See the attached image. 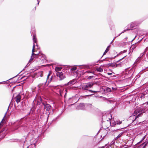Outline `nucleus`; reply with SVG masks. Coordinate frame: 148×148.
<instances>
[{"label": "nucleus", "instance_id": "412c9836", "mask_svg": "<svg viewBox=\"0 0 148 148\" xmlns=\"http://www.w3.org/2000/svg\"><path fill=\"white\" fill-rule=\"evenodd\" d=\"M92 77H93V76H90V77H90V78H91Z\"/></svg>", "mask_w": 148, "mask_h": 148}, {"label": "nucleus", "instance_id": "1a4fd4ad", "mask_svg": "<svg viewBox=\"0 0 148 148\" xmlns=\"http://www.w3.org/2000/svg\"><path fill=\"white\" fill-rule=\"evenodd\" d=\"M97 71L99 72H102L103 71L102 69L100 67L97 68Z\"/></svg>", "mask_w": 148, "mask_h": 148}, {"label": "nucleus", "instance_id": "a211bd4d", "mask_svg": "<svg viewBox=\"0 0 148 148\" xmlns=\"http://www.w3.org/2000/svg\"><path fill=\"white\" fill-rule=\"evenodd\" d=\"M141 114H140V113L137 116V117H138L139 116H140V115H141Z\"/></svg>", "mask_w": 148, "mask_h": 148}, {"label": "nucleus", "instance_id": "2eb2a0df", "mask_svg": "<svg viewBox=\"0 0 148 148\" xmlns=\"http://www.w3.org/2000/svg\"><path fill=\"white\" fill-rule=\"evenodd\" d=\"M76 69H77L75 67H73V68H72V69H71V70L75 71V70H76Z\"/></svg>", "mask_w": 148, "mask_h": 148}, {"label": "nucleus", "instance_id": "7ed1b4c3", "mask_svg": "<svg viewBox=\"0 0 148 148\" xmlns=\"http://www.w3.org/2000/svg\"><path fill=\"white\" fill-rule=\"evenodd\" d=\"M45 108L47 111H49L51 109V106L49 104H46L45 105Z\"/></svg>", "mask_w": 148, "mask_h": 148}, {"label": "nucleus", "instance_id": "f3484780", "mask_svg": "<svg viewBox=\"0 0 148 148\" xmlns=\"http://www.w3.org/2000/svg\"><path fill=\"white\" fill-rule=\"evenodd\" d=\"M121 135H122V134H119L118 136H117V138H119V137H120L121 136Z\"/></svg>", "mask_w": 148, "mask_h": 148}, {"label": "nucleus", "instance_id": "b1692460", "mask_svg": "<svg viewBox=\"0 0 148 148\" xmlns=\"http://www.w3.org/2000/svg\"><path fill=\"white\" fill-rule=\"evenodd\" d=\"M91 96V95H88V96Z\"/></svg>", "mask_w": 148, "mask_h": 148}, {"label": "nucleus", "instance_id": "6ab92c4d", "mask_svg": "<svg viewBox=\"0 0 148 148\" xmlns=\"http://www.w3.org/2000/svg\"><path fill=\"white\" fill-rule=\"evenodd\" d=\"M108 75H111L112 74V73H108Z\"/></svg>", "mask_w": 148, "mask_h": 148}, {"label": "nucleus", "instance_id": "ddd939ff", "mask_svg": "<svg viewBox=\"0 0 148 148\" xmlns=\"http://www.w3.org/2000/svg\"><path fill=\"white\" fill-rule=\"evenodd\" d=\"M109 46H108L107 48V49H106V51H106V52H108V51H109Z\"/></svg>", "mask_w": 148, "mask_h": 148}, {"label": "nucleus", "instance_id": "dca6fc26", "mask_svg": "<svg viewBox=\"0 0 148 148\" xmlns=\"http://www.w3.org/2000/svg\"><path fill=\"white\" fill-rule=\"evenodd\" d=\"M137 111H137V110H136L134 112V115H135L136 114L137 112Z\"/></svg>", "mask_w": 148, "mask_h": 148}, {"label": "nucleus", "instance_id": "20e7f679", "mask_svg": "<svg viewBox=\"0 0 148 148\" xmlns=\"http://www.w3.org/2000/svg\"><path fill=\"white\" fill-rule=\"evenodd\" d=\"M93 85V84L92 83H90L87 84L85 86V88H84V89H86V88H90Z\"/></svg>", "mask_w": 148, "mask_h": 148}, {"label": "nucleus", "instance_id": "f257e3e1", "mask_svg": "<svg viewBox=\"0 0 148 148\" xmlns=\"http://www.w3.org/2000/svg\"><path fill=\"white\" fill-rule=\"evenodd\" d=\"M35 45L34 44H33V49L32 51V54L31 58L29 60V62H30L32 61L33 59L34 58L36 57L38 54L40 53V52L39 51L38 53L37 54H35L34 53L35 51H36V50L35 49Z\"/></svg>", "mask_w": 148, "mask_h": 148}, {"label": "nucleus", "instance_id": "4468645a", "mask_svg": "<svg viewBox=\"0 0 148 148\" xmlns=\"http://www.w3.org/2000/svg\"><path fill=\"white\" fill-rule=\"evenodd\" d=\"M51 72L50 71L49 72V74H48V75H47V79H48L49 77V76L51 74Z\"/></svg>", "mask_w": 148, "mask_h": 148}, {"label": "nucleus", "instance_id": "5701e85b", "mask_svg": "<svg viewBox=\"0 0 148 148\" xmlns=\"http://www.w3.org/2000/svg\"><path fill=\"white\" fill-rule=\"evenodd\" d=\"M60 94H61V91H60Z\"/></svg>", "mask_w": 148, "mask_h": 148}, {"label": "nucleus", "instance_id": "6e6552de", "mask_svg": "<svg viewBox=\"0 0 148 148\" xmlns=\"http://www.w3.org/2000/svg\"><path fill=\"white\" fill-rule=\"evenodd\" d=\"M33 40L34 42H36L37 40L36 38V36L35 35L33 36Z\"/></svg>", "mask_w": 148, "mask_h": 148}, {"label": "nucleus", "instance_id": "39448f33", "mask_svg": "<svg viewBox=\"0 0 148 148\" xmlns=\"http://www.w3.org/2000/svg\"><path fill=\"white\" fill-rule=\"evenodd\" d=\"M21 98V96L20 95H18L17 96L16 98V101L17 103L20 101Z\"/></svg>", "mask_w": 148, "mask_h": 148}, {"label": "nucleus", "instance_id": "9b49d317", "mask_svg": "<svg viewBox=\"0 0 148 148\" xmlns=\"http://www.w3.org/2000/svg\"><path fill=\"white\" fill-rule=\"evenodd\" d=\"M116 122V124H120L121 123V121H117Z\"/></svg>", "mask_w": 148, "mask_h": 148}, {"label": "nucleus", "instance_id": "9d476101", "mask_svg": "<svg viewBox=\"0 0 148 148\" xmlns=\"http://www.w3.org/2000/svg\"><path fill=\"white\" fill-rule=\"evenodd\" d=\"M111 124H112V125L114 126H115V125H116V122H112V121H111Z\"/></svg>", "mask_w": 148, "mask_h": 148}, {"label": "nucleus", "instance_id": "423d86ee", "mask_svg": "<svg viewBox=\"0 0 148 148\" xmlns=\"http://www.w3.org/2000/svg\"><path fill=\"white\" fill-rule=\"evenodd\" d=\"M75 83V80H73L72 81H70L68 83V85H72L73 84Z\"/></svg>", "mask_w": 148, "mask_h": 148}, {"label": "nucleus", "instance_id": "f03ea898", "mask_svg": "<svg viewBox=\"0 0 148 148\" xmlns=\"http://www.w3.org/2000/svg\"><path fill=\"white\" fill-rule=\"evenodd\" d=\"M58 77L60 78V80H62L65 78L66 77L64 74H63L62 72H58L56 73Z\"/></svg>", "mask_w": 148, "mask_h": 148}, {"label": "nucleus", "instance_id": "4be33fe9", "mask_svg": "<svg viewBox=\"0 0 148 148\" xmlns=\"http://www.w3.org/2000/svg\"><path fill=\"white\" fill-rule=\"evenodd\" d=\"M89 91H91L92 92H93V91H91V90H89Z\"/></svg>", "mask_w": 148, "mask_h": 148}, {"label": "nucleus", "instance_id": "f8f14e48", "mask_svg": "<svg viewBox=\"0 0 148 148\" xmlns=\"http://www.w3.org/2000/svg\"><path fill=\"white\" fill-rule=\"evenodd\" d=\"M28 145H26L25 144H25L23 145V148H28Z\"/></svg>", "mask_w": 148, "mask_h": 148}, {"label": "nucleus", "instance_id": "393cba45", "mask_svg": "<svg viewBox=\"0 0 148 148\" xmlns=\"http://www.w3.org/2000/svg\"><path fill=\"white\" fill-rule=\"evenodd\" d=\"M1 123H2L1 122V123H0V125L1 124Z\"/></svg>", "mask_w": 148, "mask_h": 148}, {"label": "nucleus", "instance_id": "aec40b11", "mask_svg": "<svg viewBox=\"0 0 148 148\" xmlns=\"http://www.w3.org/2000/svg\"><path fill=\"white\" fill-rule=\"evenodd\" d=\"M107 53V52H106V51H105L103 53V55H105L106 54V53Z\"/></svg>", "mask_w": 148, "mask_h": 148}, {"label": "nucleus", "instance_id": "a878e982", "mask_svg": "<svg viewBox=\"0 0 148 148\" xmlns=\"http://www.w3.org/2000/svg\"><path fill=\"white\" fill-rule=\"evenodd\" d=\"M73 87H72L71 88H72V89H73Z\"/></svg>", "mask_w": 148, "mask_h": 148}, {"label": "nucleus", "instance_id": "0eeeda50", "mask_svg": "<svg viewBox=\"0 0 148 148\" xmlns=\"http://www.w3.org/2000/svg\"><path fill=\"white\" fill-rule=\"evenodd\" d=\"M62 69V68L61 67H57L55 68V70L57 72L60 71Z\"/></svg>", "mask_w": 148, "mask_h": 148}]
</instances>
